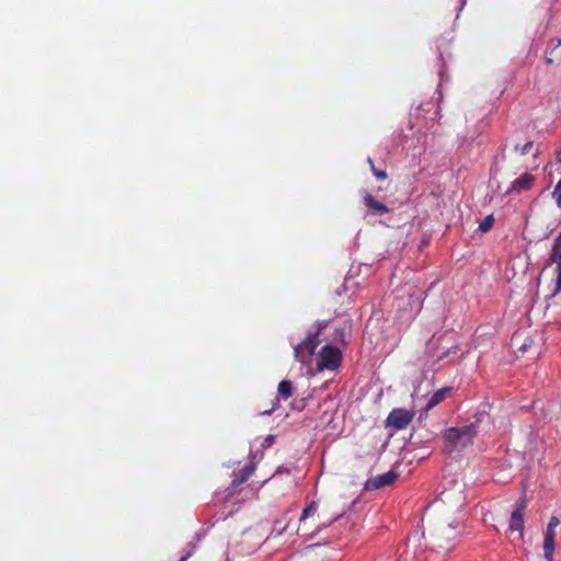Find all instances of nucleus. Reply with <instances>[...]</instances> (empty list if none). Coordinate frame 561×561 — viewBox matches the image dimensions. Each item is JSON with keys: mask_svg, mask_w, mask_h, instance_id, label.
<instances>
[{"mask_svg": "<svg viewBox=\"0 0 561 561\" xmlns=\"http://www.w3.org/2000/svg\"><path fill=\"white\" fill-rule=\"evenodd\" d=\"M479 422H472L461 427H449L444 434L445 451L461 450L473 443L478 434Z\"/></svg>", "mask_w": 561, "mask_h": 561, "instance_id": "nucleus-1", "label": "nucleus"}, {"mask_svg": "<svg viewBox=\"0 0 561 561\" xmlns=\"http://www.w3.org/2000/svg\"><path fill=\"white\" fill-rule=\"evenodd\" d=\"M342 362V352L339 347L333 345H324L318 355L317 368L318 370H335L340 367Z\"/></svg>", "mask_w": 561, "mask_h": 561, "instance_id": "nucleus-2", "label": "nucleus"}, {"mask_svg": "<svg viewBox=\"0 0 561 561\" xmlns=\"http://www.w3.org/2000/svg\"><path fill=\"white\" fill-rule=\"evenodd\" d=\"M319 343L320 339L317 337V334H308L307 337L301 343L295 346V358L301 364H307L311 356L313 355Z\"/></svg>", "mask_w": 561, "mask_h": 561, "instance_id": "nucleus-3", "label": "nucleus"}, {"mask_svg": "<svg viewBox=\"0 0 561 561\" xmlns=\"http://www.w3.org/2000/svg\"><path fill=\"white\" fill-rule=\"evenodd\" d=\"M527 508V500L526 496L523 495L519 497L516 503L513 512L510 517V531H518L520 537H523L524 525H525V511Z\"/></svg>", "mask_w": 561, "mask_h": 561, "instance_id": "nucleus-4", "label": "nucleus"}, {"mask_svg": "<svg viewBox=\"0 0 561 561\" xmlns=\"http://www.w3.org/2000/svg\"><path fill=\"white\" fill-rule=\"evenodd\" d=\"M413 416L414 413L409 410L393 409L386 420V426L404 430L412 422Z\"/></svg>", "mask_w": 561, "mask_h": 561, "instance_id": "nucleus-5", "label": "nucleus"}, {"mask_svg": "<svg viewBox=\"0 0 561 561\" xmlns=\"http://www.w3.org/2000/svg\"><path fill=\"white\" fill-rule=\"evenodd\" d=\"M552 264H557L556 267V280L553 288L551 289V297L556 296L561 291V248L552 245L548 262L545 267Z\"/></svg>", "mask_w": 561, "mask_h": 561, "instance_id": "nucleus-6", "label": "nucleus"}, {"mask_svg": "<svg viewBox=\"0 0 561 561\" xmlns=\"http://www.w3.org/2000/svg\"><path fill=\"white\" fill-rule=\"evenodd\" d=\"M398 477H399V474L393 470H390L382 474H377L375 477L369 478L365 482V490L373 491V490H377V489L390 485L397 480Z\"/></svg>", "mask_w": 561, "mask_h": 561, "instance_id": "nucleus-7", "label": "nucleus"}, {"mask_svg": "<svg viewBox=\"0 0 561 561\" xmlns=\"http://www.w3.org/2000/svg\"><path fill=\"white\" fill-rule=\"evenodd\" d=\"M363 202L368 215L381 216L390 211L386 204L377 201L370 193H365Z\"/></svg>", "mask_w": 561, "mask_h": 561, "instance_id": "nucleus-8", "label": "nucleus"}, {"mask_svg": "<svg viewBox=\"0 0 561 561\" xmlns=\"http://www.w3.org/2000/svg\"><path fill=\"white\" fill-rule=\"evenodd\" d=\"M534 182L535 176L533 174L524 173L512 183L505 195L529 191L533 187Z\"/></svg>", "mask_w": 561, "mask_h": 561, "instance_id": "nucleus-9", "label": "nucleus"}, {"mask_svg": "<svg viewBox=\"0 0 561 561\" xmlns=\"http://www.w3.org/2000/svg\"><path fill=\"white\" fill-rule=\"evenodd\" d=\"M255 470V466L253 462L245 465L242 469L233 472V478L231 481V489L236 490L238 486L248 481V479L253 474Z\"/></svg>", "mask_w": 561, "mask_h": 561, "instance_id": "nucleus-10", "label": "nucleus"}, {"mask_svg": "<svg viewBox=\"0 0 561 561\" xmlns=\"http://www.w3.org/2000/svg\"><path fill=\"white\" fill-rule=\"evenodd\" d=\"M556 531L546 530L543 539V556L547 561L553 560Z\"/></svg>", "mask_w": 561, "mask_h": 561, "instance_id": "nucleus-11", "label": "nucleus"}, {"mask_svg": "<svg viewBox=\"0 0 561 561\" xmlns=\"http://www.w3.org/2000/svg\"><path fill=\"white\" fill-rule=\"evenodd\" d=\"M450 392H451V387H444V388L437 390L436 392H434L433 396L428 399L425 410L430 411L433 408H435L437 404L443 402L448 397V394Z\"/></svg>", "mask_w": 561, "mask_h": 561, "instance_id": "nucleus-12", "label": "nucleus"}, {"mask_svg": "<svg viewBox=\"0 0 561 561\" xmlns=\"http://www.w3.org/2000/svg\"><path fill=\"white\" fill-rule=\"evenodd\" d=\"M550 44L552 45L551 49L549 54L546 56V64L548 65H552L554 60L561 59V39H552Z\"/></svg>", "mask_w": 561, "mask_h": 561, "instance_id": "nucleus-13", "label": "nucleus"}, {"mask_svg": "<svg viewBox=\"0 0 561 561\" xmlns=\"http://www.w3.org/2000/svg\"><path fill=\"white\" fill-rule=\"evenodd\" d=\"M277 393L283 400H288L294 393L293 382L289 380H282L278 383Z\"/></svg>", "mask_w": 561, "mask_h": 561, "instance_id": "nucleus-14", "label": "nucleus"}, {"mask_svg": "<svg viewBox=\"0 0 561 561\" xmlns=\"http://www.w3.org/2000/svg\"><path fill=\"white\" fill-rule=\"evenodd\" d=\"M368 163L370 165V170L371 172L374 173V175L379 180V181H383L387 179V172L383 171V170H379L375 167L374 164V161L371 158H368Z\"/></svg>", "mask_w": 561, "mask_h": 561, "instance_id": "nucleus-15", "label": "nucleus"}, {"mask_svg": "<svg viewBox=\"0 0 561 561\" xmlns=\"http://www.w3.org/2000/svg\"><path fill=\"white\" fill-rule=\"evenodd\" d=\"M317 512V503L312 501L309 505H307L300 516V520H305L306 518L312 516Z\"/></svg>", "mask_w": 561, "mask_h": 561, "instance_id": "nucleus-16", "label": "nucleus"}, {"mask_svg": "<svg viewBox=\"0 0 561 561\" xmlns=\"http://www.w3.org/2000/svg\"><path fill=\"white\" fill-rule=\"evenodd\" d=\"M494 224V217L493 215L486 216L479 225V230L482 232L489 231Z\"/></svg>", "mask_w": 561, "mask_h": 561, "instance_id": "nucleus-17", "label": "nucleus"}, {"mask_svg": "<svg viewBox=\"0 0 561 561\" xmlns=\"http://www.w3.org/2000/svg\"><path fill=\"white\" fill-rule=\"evenodd\" d=\"M534 146V142L533 141H527L525 145L523 146H519V145H516L515 146V150L519 151L520 154L525 156L527 153L530 152L531 148Z\"/></svg>", "mask_w": 561, "mask_h": 561, "instance_id": "nucleus-18", "label": "nucleus"}, {"mask_svg": "<svg viewBox=\"0 0 561 561\" xmlns=\"http://www.w3.org/2000/svg\"><path fill=\"white\" fill-rule=\"evenodd\" d=\"M552 195L557 202V205L559 207H561V180L557 183V185L552 192Z\"/></svg>", "mask_w": 561, "mask_h": 561, "instance_id": "nucleus-19", "label": "nucleus"}, {"mask_svg": "<svg viewBox=\"0 0 561 561\" xmlns=\"http://www.w3.org/2000/svg\"><path fill=\"white\" fill-rule=\"evenodd\" d=\"M560 524L559 518L556 516H552L549 520L547 530L556 531V527Z\"/></svg>", "mask_w": 561, "mask_h": 561, "instance_id": "nucleus-20", "label": "nucleus"}, {"mask_svg": "<svg viewBox=\"0 0 561 561\" xmlns=\"http://www.w3.org/2000/svg\"><path fill=\"white\" fill-rule=\"evenodd\" d=\"M440 533H442V536L450 538V536L455 535V528H453L451 526H448V527L443 528Z\"/></svg>", "mask_w": 561, "mask_h": 561, "instance_id": "nucleus-21", "label": "nucleus"}, {"mask_svg": "<svg viewBox=\"0 0 561 561\" xmlns=\"http://www.w3.org/2000/svg\"><path fill=\"white\" fill-rule=\"evenodd\" d=\"M318 329L313 334H317V337H319L321 331L327 328L328 322L327 321H319L317 322Z\"/></svg>", "mask_w": 561, "mask_h": 561, "instance_id": "nucleus-22", "label": "nucleus"}, {"mask_svg": "<svg viewBox=\"0 0 561 561\" xmlns=\"http://www.w3.org/2000/svg\"><path fill=\"white\" fill-rule=\"evenodd\" d=\"M556 247L561 248V232L558 234V237L554 239L553 244Z\"/></svg>", "mask_w": 561, "mask_h": 561, "instance_id": "nucleus-23", "label": "nucleus"}, {"mask_svg": "<svg viewBox=\"0 0 561 561\" xmlns=\"http://www.w3.org/2000/svg\"><path fill=\"white\" fill-rule=\"evenodd\" d=\"M191 556V552L186 553L184 557H182L179 561H186L188 557Z\"/></svg>", "mask_w": 561, "mask_h": 561, "instance_id": "nucleus-24", "label": "nucleus"}]
</instances>
